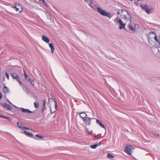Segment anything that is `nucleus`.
<instances>
[{"label":"nucleus","instance_id":"21","mask_svg":"<svg viewBox=\"0 0 160 160\" xmlns=\"http://www.w3.org/2000/svg\"><path fill=\"white\" fill-rule=\"evenodd\" d=\"M28 81L32 85H34V82L30 78H29V79L28 80Z\"/></svg>","mask_w":160,"mask_h":160},{"label":"nucleus","instance_id":"27","mask_svg":"<svg viewBox=\"0 0 160 160\" xmlns=\"http://www.w3.org/2000/svg\"><path fill=\"white\" fill-rule=\"evenodd\" d=\"M24 76L25 79V80L28 81V80L29 79V77L27 74H25L24 75Z\"/></svg>","mask_w":160,"mask_h":160},{"label":"nucleus","instance_id":"37","mask_svg":"<svg viewBox=\"0 0 160 160\" xmlns=\"http://www.w3.org/2000/svg\"><path fill=\"white\" fill-rule=\"evenodd\" d=\"M39 1H42V2H43V1H44V0H39Z\"/></svg>","mask_w":160,"mask_h":160},{"label":"nucleus","instance_id":"2","mask_svg":"<svg viewBox=\"0 0 160 160\" xmlns=\"http://www.w3.org/2000/svg\"><path fill=\"white\" fill-rule=\"evenodd\" d=\"M118 15L120 14V16L122 19H124L125 20L128 21L130 20L131 17L128 12L126 10H122L120 12H118Z\"/></svg>","mask_w":160,"mask_h":160},{"label":"nucleus","instance_id":"10","mask_svg":"<svg viewBox=\"0 0 160 160\" xmlns=\"http://www.w3.org/2000/svg\"><path fill=\"white\" fill-rule=\"evenodd\" d=\"M2 105L8 110H12V107L7 103H2Z\"/></svg>","mask_w":160,"mask_h":160},{"label":"nucleus","instance_id":"32","mask_svg":"<svg viewBox=\"0 0 160 160\" xmlns=\"http://www.w3.org/2000/svg\"><path fill=\"white\" fill-rule=\"evenodd\" d=\"M2 97V93L0 92V100L1 99Z\"/></svg>","mask_w":160,"mask_h":160},{"label":"nucleus","instance_id":"36","mask_svg":"<svg viewBox=\"0 0 160 160\" xmlns=\"http://www.w3.org/2000/svg\"><path fill=\"white\" fill-rule=\"evenodd\" d=\"M44 108H42V112H44Z\"/></svg>","mask_w":160,"mask_h":160},{"label":"nucleus","instance_id":"1","mask_svg":"<svg viewBox=\"0 0 160 160\" xmlns=\"http://www.w3.org/2000/svg\"><path fill=\"white\" fill-rule=\"evenodd\" d=\"M48 104L52 113H54L57 110V103L53 98H51L50 101H48Z\"/></svg>","mask_w":160,"mask_h":160},{"label":"nucleus","instance_id":"25","mask_svg":"<svg viewBox=\"0 0 160 160\" xmlns=\"http://www.w3.org/2000/svg\"><path fill=\"white\" fill-rule=\"evenodd\" d=\"M128 27L129 29L133 31L134 30V28H133L131 25H129Z\"/></svg>","mask_w":160,"mask_h":160},{"label":"nucleus","instance_id":"35","mask_svg":"<svg viewBox=\"0 0 160 160\" xmlns=\"http://www.w3.org/2000/svg\"><path fill=\"white\" fill-rule=\"evenodd\" d=\"M23 72H24V75H25V74H27L26 73L25 71L24 70H23Z\"/></svg>","mask_w":160,"mask_h":160},{"label":"nucleus","instance_id":"19","mask_svg":"<svg viewBox=\"0 0 160 160\" xmlns=\"http://www.w3.org/2000/svg\"><path fill=\"white\" fill-rule=\"evenodd\" d=\"M3 90L5 93H8L9 92V89L6 86H4Z\"/></svg>","mask_w":160,"mask_h":160},{"label":"nucleus","instance_id":"11","mask_svg":"<svg viewBox=\"0 0 160 160\" xmlns=\"http://www.w3.org/2000/svg\"><path fill=\"white\" fill-rule=\"evenodd\" d=\"M117 22L119 23V25L120 26V29H121L125 28V24L123 23L122 22L121 19H119L118 20Z\"/></svg>","mask_w":160,"mask_h":160},{"label":"nucleus","instance_id":"13","mask_svg":"<svg viewBox=\"0 0 160 160\" xmlns=\"http://www.w3.org/2000/svg\"><path fill=\"white\" fill-rule=\"evenodd\" d=\"M96 121V122L98 124L100 125V126H101L102 128H103L105 129V126L103 124H102V123L101 122L100 120L97 119Z\"/></svg>","mask_w":160,"mask_h":160},{"label":"nucleus","instance_id":"34","mask_svg":"<svg viewBox=\"0 0 160 160\" xmlns=\"http://www.w3.org/2000/svg\"><path fill=\"white\" fill-rule=\"evenodd\" d=\"M3 118H5L6 119H9L8 118L5 117V116H3Z\"/></svg>","mask_w":160,"mask_h":160},{"label":"nucleus","instance_id":"28","mask_svg":"<svg viewBox=\"0 0 160 160\" xmlns=\"http://www.w3.org/2000/svg\"><path fill=\"white\" fill-rule=\"evenodd\" d=\"M46 101L45 100H44L42 101L43 102V108H44L46 105Z\"/></svg>","mask_w":160,"mask_h":160},{"label":"nucleus","instance_id":"6","mask_svg":"<svg viewBox=\"0 0 160 160\" xmlns=\"http://www.w3.org/2000/svg\"><path fill=\"white\" fill-rule=\"evenodd\" d=\"M140 7L142 9L145 10V11L148 14L150 13H151V11L152 9V8H149L146 5H141Z\"/></svg>","mask_w":160,"mask_h":160},{"label":"nucleus","instance_id":"33","mask_svg":"<svg viewBox=\"0 0 160 160\" xmlns=\"http://www.w3.org/2000/svg\"><path fill=\"white\" fill-rule=\"evenodd\" d=\"M154 134L156 136H159V134L157 132H155Z\"/></svg>","mask_w":160,"mask_h":160},{"label":"nucleus","instance_id":"29","mask_svg":"<svg viewBox=\"0 0 160 160\" xmlns=\"http://www.w3.org/2000/svg\"><path fill=\"white\" fill-rule=\"evenodd\" d=\"M94 137L96 138H97V139H100L102 138V137H101L99 135H95L94 136Z\"/></svg>","mask_w":160,"mask_h":160},{"label":"nucleus","instance_id":"5","mask_svg":"<svg viewBox=\"0 0 160 160\" xmlns=\"http://www.w3.org/2000/svg\"><path fill=\"white\" fill-rule=\"evenodd\" d=\"M133 149V147L132 146L128 145H127L125 148V152L129 155H131L132 154V150Z\"/></svg>","mask_w":160,"mask_h":160},{"label":"nucleus","instance_id":"31","mask_svg":"<svg viewBox=\"0 0 160 160\" xmlns=\"http://www.w3.org/2000/svg\"><path fill=\"white\" fill-rule=\"evenodd\" d=\"M42 2L46 6H48L47 2L44 0Z\"/></svg>","mask_w":160,"mask_h":160},{"label":"nucleus","instance_id":"24","mask_svg":"<svg viewBox=\"0 0 160 160\" xmlns=\"http://www.w3.org/2000/svg\"><path fill=\"white\" fill-rule=\"evenodd\" d=\"M98 145V144H94L92 145H91L90 146V148L93 149H95L97 147Z\"/></svg>","mask_w":160,"mask_h":160},{"label":"nucleus","instance_id":"22","mask_svg":"<svg viewBox=\"0 0 160 160\" xmlns=\"http://www.w3.org/2000/svg\"><path fill=\"white\" fill-rule=\"evenodd\" d=\"M36 136L38 138H40V139H42L43 138V137L42 136L41 134H36Z\"/></svg>","mask_w":160,"mask_h":160},{"label":"nucleus","instance_id":"18","mask_svg":"<svg viewBox=\"0 0 160 160\" xmlns=\"http://www.w3.org/2000/svg\"><path fill=\"white\" fill-rule=\"evenodd\" d=\"M17 126L21 129H24L25 128V127H22V124L19 122H18L17 123Z\"/></svg>","mask_w":160,"mask_h":160},{"label":"nucleus","instance_id":"8","mask_svg":"<svg viewBox=\"0 0 160 160\" xmlns=\"http://www.w3.org/2000/svg\"><path fill=\"white\" fill-rule=\"evenodd\" d=\"M11 75L13 79H16L19 84L22 85V83L20 80L19 76L17 74L13 73L11 74Z\"/></svg>","mask_w":160,"mask_h":160},{"label":"nucleus","instance_id":"26","mask_svg":"<svg viewBox=\"0 0 160 160\" xmlns=\"http://www.w3.org/2000/svg\"><path fill=\"white\" fill-rule=\"evenodd\" d=\"M34 106L36 108H38L39 107V104L38 103L34 102Z\"/></svg>","mask_w":160,"mask_h":160},{"label":"nucleus","instance_id":"17","mask_svg":"<svg viewBox=\"0 0 160 160\" xmlns=\"http://www.w3.org/2000/svg\"><path fill=\"white\" fill-rule=\"evenodd\" d=\"M22 111L23 112H26L28 113H31L32 112V111H30L28 109H26L23 108L22 109Z\"/></svg>","mask_w":160,"mask_h":160},{"label":"nucleus","instance_id":"16","mask_svg":"<svg viewBox=\"0 0 160 160\" xmlns=\"http://www.w3.org/2000/svg\"><path fill=\"white\" fill-rule=\"evenodd\" d=\"M86 124L88 125H90L91 123V118H86Z\"/></svg>","mask_w":160,"mask_h":160},{"label":"nucleus","instance_id":"7","mask_svg":"<svg viewBox=\"0 0 160 160\" xmlns=\"http://www.w3.org/2000/svg\"><path fill=\"white\" fill-rule=\"evenodd\" d=\"M24 130H25V131L23 132L27 136L30 137H33V135L31 133L32 130L31 129L25 127V128Z\"/></svg>","mask_w":160,"mask_h":160},{"label":"nucleus","instance_id":"38","mask_svg":"<svg viewBox=\"0 0 160 160\" xmlns=\"http://www.w3.org/2000/svg\"><path fill=\"white\" fill-rule=\"evenodd\" d=\"M3 116H2V115H0V117H2V118H3Z\"/></svg>","mask_w":160,"mask_h":160},{"label":"nucleus","instance_id":"30","mask_svg":"<svg viewBox=\"0 0 160 160\" xmlns=\"http://www.w3.org/2000/svg\"><path fill=\"white\" fill-rule=\"evenodd\" d=\"M5 74H6V77L9 80V75L8 74V73L7 72H6L5 73Z\"/></svg>","mask_w":160,"mask_h":160},{"label":"nucleus","instance_id":"23","mask_svg":"<svg viewBox=\"0 0 160 160\" xmlns=\"http://www.w3.org/2000/svg\"><path fill=\"white\" fill-rule=\"evenodd\" d=\"M107 157L108 158H113L114 157L110 153H108L107 155Z\"/></svg>","mask_w":160,"mask_h":160},{"label":"nucleus","instance_id":"9","mask_svg":"<svg viewBox=\"0 0 160 160\" xmlns=\"http://www.w3.org/2000/svg\"><path fill=\"white\" fill-rule=\"evenodd\" d=\"M79 116L82 119L83 121H85L86 120L87 114L85 112H82L79 113Z\"/></svg>","mask_w":160,"mask_h":160},{"label":"nucleus","instance_id":"4","mask_svg":"<svg viewBox=\"0 0 160 160\" xmlns=\"http://www.w3.org/2000/svg\"><path fill=\"white\" fill-rule=\"evenodd\" d=\"M97 11L99 13L103 16H108L110 15V13H109L106 12L105 11L101 9L99 7H98L97 8Z\"/></svg>","mask_w":160,"mask_h":160},{"label":"nucleus","instance_id":"14","mask_svg":"<svg viewBox=\"0 0 160 160\" xmlns=\"http://www.w3.org/2000/svg\"><path fill=\"white\" fill-rule=\"evenodd\" d=\"M49 47L51 48V52L52 53H53L54 51V47L52 43H49Z\"/></svg>","mask_w":160,"mask_h":160},{"label":"nucleus","instance_id":"3","mask_svg":"<svg viewBox=\"0 0 160 160\" xmlns=\"http://www.w3.org/2000/svg\"><path fill=\"white\" fill-rule=\"evenodd\" d=\"M12 8L14 9L16 12H19V13L21 12L23 10V8L22 6L18 4H16L15 6Z\"/></svg>","mask_w":160,"mask_h":160},{"label":"nucleus","instance_id":"12","mask_svg":"<svg viewBox=\"0 0 160 160\" xmlns=\"http://www.w3.org/2000/svg\"><path fill=\"white\" fill-rule=\"evenodd\" d=\"M42 40L47 43H48L49 42V39L44 35H42Z\"/></svg>","mask_w":160,"mask_h":160},{"label":"nucleus","instance_id":"15","mask_svg":"<svg viewBox=\"0 0 160 160\" xmlns=\"http://www.w3.org/2000/svg\"><path fill=\"white\" fill-rule=\"evenodd\" d=\"M85 130L86 135L88 136V135H91L92 134V131H89L88 128H85Z\"/></svg>","mask_w":160,"mask_h":160},{"label":"nucleus","instance_id":"20","mask_svg":"<svg viewBox=\"0 0 160 160\" xmlns=\"http://www.w3.org/2000/svg\"><path fill=\"white\" fill-rule=\"evenodd\" d=\"M84 1L87 2L88 4L91 7H92H92L91 6V4H92V0H84Z\"/></svg>","mask_w":160,"mask_h":160}]
</instances>
